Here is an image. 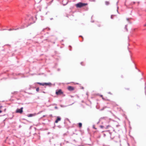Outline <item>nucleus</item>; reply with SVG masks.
Instances as JSON below:
<instances>
[{"instance_id":"1","label":"nucleus","mask_w":146,"mask_h":146,"mask_svg":"<svg viewBox=\"0 0 146 146\" xmlns=\"http://www.w3.org/2000/svg\"><path fill=\"white\" fill-rule=\"evenodd\" d=\"M87 5V3H79L76 5V6L77 8H80L82 7L85 6Z\"/></svg>"},{"instance_id":"2","label":"nucleus","mask_w":146,"mask_h":146,"mask_svg":"<svg viewBox=\"0 0 146 146\" xmlns=\"http://www.w3.org/2000/svg\"><path fill=\"white\" fill-rule=\"evenodd\" d=\"M23 108L21 107L20 109H17L16 110V112L17 113H22L23 112Z\"/></svg>"},{"instance_id":"3","label":"nucleus","mask_w":146,"mask_h":146,"mask_svg":"<svg viewBox=\"0 0 146 146\" xmlns=\"http://www.w3.org/2000/svg\"><path fill=\"white\" fill-rule=\"evenodd\" d=\"M56 94L58 95H61L63 94V92L61 90H59L56 92Z\"/></svg>"},{"instance_id":"4","label":"nucleus","mask_w":146,"mask_h":146,"mask_svg":"<svg viewBox=\"0 0 146 146\" xmlns=\"http://www.w3.org/2000/svg\"><path fill=\"white\" fill-rule=\"evenodd\" d=\"M67 89L69 91H72L74 90V88L71 86H68L67 88Z\"/></svg>"},{"instance_id":"5","label":"nucleus","mask_w":146,"mask_h":146,"mask_svg":"<svg viewBox=\"0 0 146 146\" xmlns=\"http://www.w3.org/2000/svg\"><path fill=\"white\" fill-rule=\"evenodd\" d=\"M36 115V113H33V114H30L27 115V116L28 117H32L34 116H35Z\"/></svg>"},{"instance_id":"6","label":"nucleus","mask_w":146,"mask_h":146,"mask_svg":"<svg viewBox=\"0 0 146 146\" xmlns=\"http://www.w3.org/2000/svg\"><path fill=\"white\" fill-rule=\"evenodd\" d=\"M44 86V85H46V86H50L51 85V84L50 83H43Z\"/></svg>"},{"instance_id":"7","label":"nucleus","mask_w":146,"mask_h":146,"mask_svg":"<svg viewBox=\"0 0 146 146\" xmlns=\"http://www.w3.org/2000/svg\"><path fill=\"white\" fill-rule=\"evenodd\" d=\"M129 90V89L127 87H125L124 88V92H126L127 91Z\"/></svg>"},{"instance_id":"8","label":"nucleus","mask_w":146,"mask_h":146,"mask_svg":"<svg viewBox=\"0 0 146 146\" xmlns=\"http://www.w3.org/2000/svg\"><path fill=\"white\" fill-rule=\"evenodd\" d=\"M60 118L58 117L57 118V119H56V120L55 121V123H57L59 121H60Z\"/></svg>"},{"instance_id":"9","label":"nucleus","mask_w":146,"mask_h":146,"mask_svg":"<svg viewBox=\"0 0 146 146\" xmlns=\"http://www.w3.org/2000/svg\"><path fill=\"white\" fill-rule=\"evenodd\" d=\"M78 125L80 127H81L82 126V123H78Z\"/></svg>"},{"instance_id":"10","label":"nucleus","mask_w":146,"mask_h":146,"mask_svg":"<svg viewBox=\"0 0 146 146\" xmlns=\"http://www.w3.org/2000/svg\"><path fill=\"white\" fill-rule=\"evenodd\" d=\"M37 84H40V85L44 86L43 83H39V82H38V83H37Z\"/></svg>"},{"instance_id":"11","label":"nucleus","mask_w":146,"mask_h":146,"mask_svg":"<svg viewBox=\"0 0 146 146\" xmlns=\"http://www.w3.org/2000/svg\"><path fill=\"white\" fill-rule=\"evenodd\" d=\"M110 125H108L105 128V129H108L109 127H110Z\"/></svg>"},{"instance_id":"12","label":"nucleus","mask_w":146,"mask_h":146,"mask_svg":"<svg viewBox=\"0 0 146 146\" xmlns=\"http://www.w3.org/2000/svg\"><path fill=\"white\" fill-rule=\"evenodd\" d=\"M39 88H37L36 89V91L37 92H38L39 91Z\"/></svg>"},{"instance_id":"13","label":"nucleus","mask_w":146,"mask_h":146,"mask_svg":"<svg viewBox=\"0 0 146 146\" xmlns=\"http://www.w3.org/2000/svg\"><path fill=\"white\" fill-rule=\"evenodd\" d=\"M106 4L107 5H108L109 4V3L108 2L106 1L105 2Z\"/></svg>"},{"instance_id":"14","label":"nucleus","mask_w":146,"mask_h":146,"mask_svg":"<svg viewBox=\"0 0 146 146\" xmlns=\"http://www.w3.org/2000/svg\"><path fill=\"white\" fill-rule=\"evenodd\" d=\"M100 127H101V128H103V127H104V126H100Z\"/></svg>"},{"instance_id":"15","label":"nucleus","mask_w":146,"mask_h":146,"mask_svg":"<svg viewBox=\"0 0 146 146\" xmlns=\"http://www.w3.org/2000/svg\"><path fill=\"white\" fill-rule=\"evenodd\" d=\"M55 108L56 109H57L58 108H57V107L56 106V107H55Z\"/></svg>"},{"instance_id":"16","label":"nucleus","mask_w":146,"mask_h":146,"mask_svg":"<svg viewBox=\"0 0 146 146\" xmlns=\"http://www.w3.org/2000/svg\"><path fill=\"white\" fill-rule=\"evenodd\" d=\"M2 107V106H0V109Z\"/></svg>"},{"instance_id":"17","label":"nucleus","mask_w":146,"mask_h":146,"mask_svg":"<svg viewBox=\"0 0 146 146\" xmlns=\"http://www.w3.org/2000/svg\"><path fill=\"white\" fill-rule=\"evenodd\" d=\"M9 31H10L12 30V29H9Z\"/></svg>"},{"instance_id":"18","label":"nucleus","mask_w":146,"mask_h":146,"mask_svg":"<svg viewBox=\"0 0 146 146\" xmlns=\"http://www.w3.org/2000/svg\"><path fill=\"white\" fill-rule=\"evenodd\" d=\"M98 26L99 27H100V24H99V25H98Z\"/></svg>"},{"instance_id":"19","label":"nucleus","mask_w":146,"mask_h":146,"mask_svg":"<svg viewBox=\"0 0 146 146\" xmlns=\"http://www.w3.org/2000/svg\"><path fill=\"white\" fill-rule=\"evenodd\" d=\"M125 29H126V30L127 31V28H126V26L125 27Z\"/></svg>"},{"instance_id":"20","label":"nucleus","mask_w":146,"mask_h":146,"mask_svg":"<svg viewBox=\"0 0 146 146\" xmlns=\"http://www.w3.org/2000/svg\"><path fill=\"white\" fill-rule=\"evenodd\" d=\"M2 111L1 110H0V113L2 112Z\"/></svg>"},{"instance_id":"21","label":"nucleus","mask_w":146,"mask_h":146,"mask_svg":"<svg viewBox=\"0 0 146 146\" xmlns=\"http://www.w3.org/2000/svg\"><path fill=\"white\" fill-rule=\"evenodd\" d=\"M144 26L145 27L146 26V24L144 25Z\"/></svg>"},{"instance_id":"22","label":"nucleus","mask_w":146,"mask_h":146,"mask_svg":"<svg viewBox=\"0 0 146 146\" xmlns=\"http://www.w3.org/2000/svg\"><path fill=\"white\" fill-rule=\"evenodd\" d=\"M137 106H138V107H139V106L138 105H137Z\"/></svg>"},{"instance_id":"23","label":"nucleus","mask_w":146,"mask_h":146,"mask_svg":"<svg viewBox=\"0 0 146 146\" xmlns=\"http://www.w3.org/2000/svg\"><path fill=\"white\" fill-rule=\"evenodd\" d=\"M112 16H111V18L112 19Z\"/></svg>"}]
</instances>
